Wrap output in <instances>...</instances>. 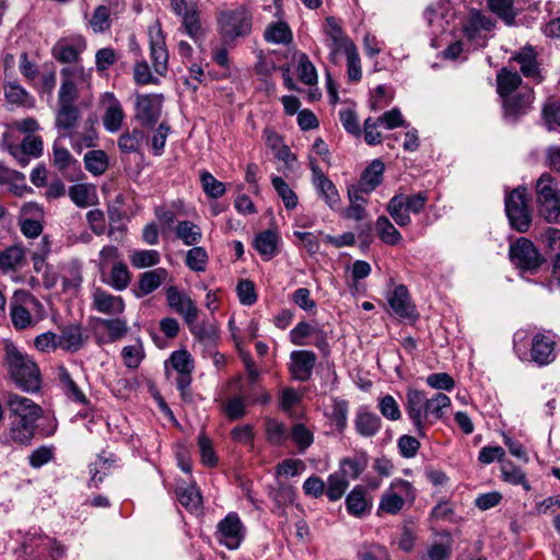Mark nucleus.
I'll list each match as a JSON object with an SVG mask.
<instances>
[{
	"instance_id": "1",
	"label": "nucleus",
	"mask_w": 560,
	"mask_h": 560,
	"mask_svg": "<svg viewBox=\"0 0 560 560\" xmlns=\"http://www.w3.org/2000/svg\"><path fill=\"white\" fill-rule=\"evenodd\" d=\"M450 406L451 398L443 393L429 397L424 390L410 388L406 394V412L419 436H424L425 430L441 420Z\"/></svg>"
},
{
	"instance_id": "2",
	"label": "nucleus",
	"mask_w": 560,
	"mask_h": 560,
	"mask_svg": "<svg viewBox=\"0 0 560 560\" xmlns=\"http://www.w3.org/2000/svg\"><path fill=\"white\" fill-rule=\"evenodd\" d=\"M5 364L15 384L27 393H35L40 389L42 377L35 361L16 347H5Z\"/></svg>"
},
{
	"instance_id": "3",
	"label": "nucleus",
	"mask_w": 560,
	"mask_h": 560,
	"mask_svg": "<svg viewBox=\"0 0 560 560\" xmlns=\"http://www.w3.org/2000/svg\"><path fill=\"white\" fill-rule=\"evenodd\" d=\"M218 32L226 44L248 36L253 27V16L245 5L223 9L219 12Z\"/></svg>"
},
{
	"instance_id": "4",
	"label": "nucleus",
	"mask_w": 560,
	"mask_h": 560,
	"mask_svg": "<svg viewBox=\"0 0 560 560\" xmlns=\"http://www.w3.org/2000/svg\"><path fill=\"white\" fill-rule=\"evenodd\" d=\"M538 211L549 223L557 222L560 217V190L555 178L544 173L536 183Z\"/></svg>"
},
{
	"instance_id": "5",
	"label": "nucleus",
	"mask_w": 560,
	"mask_h": 560,
	"mask_svg": "<svg viewBox=\"0 0 560 560\" xmlns=\"http://www.w3.org/2000/svg\"><path fill=\"white\" fill-rule=\"evenodd\" d=\"M60 77L58 101L75 102L81 91L90 89L92 69H85L81 65L67 66L61 69Z\"/></svg>"
},
{
	"instance_id": "6",
	"label": "nucleus",
	"mask_w": 560,
	"mask_h": 560,
	"mask_svg": "<svg viewBox=\"0 0 560 560\" xmlns=\"http://www.w3.org/2000/svg\"><path fill=\"white\" fill-rule=\"evenodd\" d=\"M323 32L326 36L325 45L329 50L328 59L332 63H338L341 55L349 52L357 47L351 38L345 33L341 23L334 16L325 19Z\"/></svg>"
},
{
	"instance_id": "7",
	"label": "nucleus",
	"mask_w": 560,
	"mask_h": 560,
	"mask_svg": "<svg viewBox=\"0 0 560 560\" xmlns=\"http://www.w3.org/2000/svg\"><path fill=\"white\" fill-rule=\"evenodd\" d=\"M415 499V489L408 480L395 479L389 487L382 493L378 513L395 515L398 514L406 501Z\"/></svg>"
},
{
	"instance_id": "8",
	"label": "nucleus",
	"mask_w": 560,
	"mask_h": 560,
	"mask_svg": "<svg viewBox=\"0 0 560 560\" xmlns=\"http://www.w3.org/2000/svg\"><path fill=\"white\" fill-rule=\"evenodd\" d=\"M505 212L510 224L518 232H526L532 222L525 188H516L505 197Z\"/></svg>"
},
{
	"instance_id": "9",
	"label": "nucleus",
	"mask_w": 560,
	"mask_h": 560,
	"mask_svg": "<svg viewBox=\"0 0 560 560\" xmlns=\"http://www.w3.org/2000/svg\"><path fill=\"white\" fill-rule=\"evenodd\" d=\"M246 536V527L235 512H230L221 520L214 533L215 540L230 550L240 548Z\"/></svg>"
},
{
	"instance_id": "10",
	"label": "nucleus",
	"mask_w": 560,
	"mask_h": 560,
	"mask_svg": "<svg viewBox=\"0 0 560 560\" xmlns=\"http://www.w3.org/2000/svg\"><path fill=\"white\" fill-rule=\"evenodd\" d=\"M509 254L512 264L522 271L534 272L544 262L542 256L533 242L525 237H520L512 243Z\"/></svg>"
},
{
	"instance_id": "11",
	"label": "nucleus",
	"mask_w": 560,
	"mask_h": 560,
	"mask_svg": "<svg viewBox=\"0 0 560 560\" xmlns=\"http://www.w3.org/2000/svg\"><path fill=\"white\" fill-rule=\"evenodd\" d=\"M38 305L37 300L27 292H16L10 304V316L16 329H25L34 325L31 312Z\"/></svg>"
},
{
	"instance_id": "12",
	"label": "nucleus",
	"mask_w": 560,
	"mask_h": 560,
	"mask_svg": "<svg viewBox=\"0 0 560 560\" xmlns=\"http://www.w3.org/2000/svg\"><path fill=\"white\" fill-rule=\"evenodd\" d=\"M163 96L161 94H141L136 97L135 118L145 127L154 126L162 114Z\"/></svg>"
},
{
	"instance_id": "13",
	"label": "nucleus",
	"mask_w": 560,
	"mask_h": 560,
	"mask_svg": "<svg viewBox=\"0 0 560 560\" xmlns=\"http://www.w3.org/2000/svg\"><path fill=\"white\" fill-rule=\"evenodd\" d=\"M150 56L154 71L163 75L167 71L168 51L165 45V37L159 22L149 26Z\"/></svg>"
},
{
	"instance_id": "14",
	"label": "nucleus",
	"mask_w": 560,
	"mask_h": 560,
	"mask_svg": "<svg viewBox=\"0 0 560 560\" xmlns=\"http://www.w3.org/2000/svg\"><path fill=\"white\" fill-rule=\"evenodd\" d=\"M387 302L393 313L410 322H416L419 314L416 306L412 304L409 291L406 285L399 284L388 294Z\"/></svg>"
},
{
	"instance_id": "15",
	"label": "nucleus",
	"mask_w": 560,
	"mask_h": 560,
	"mask_svg": "<svg viewBox=\"0 0 560 560\" xmlns=\"http://www.w3.org/2000/svg\"><path fill=\"white\" fill-rule=\"evenodd\" d=\"M7 405L12 419L37 421L43 413L39 405L27 397L14 393L8 395Z\"/></svg>"
},
{
	"instance_id": "16",
	"label": "nucleus",
	"mask_w": 560,
	"mask_h": 560,
	"mask_svg": "<svg viewBox=\"0 0 560 560\" xmlns=\"http://www.w3.org/2000/svg\"><path fill=\"white\" fill-rule=\"evenodd\" d=\"M311 171L312 183L319 194V197L324 199L330 209H337L340 206V196L335 184L326 177L319 166L313 161H311Z\"/></svg>"
},
{
	"instance_id": "17",
	"label": "nucleus",
	"mask_w": 560,
	"mask_h": 560,
	"mask_svg": "<svg viewBox=\"0 0 560 560\" xmlns=\"http://www.w3.org/2000/svg\"><path fill=\"white\" fill-rule=\"evenodd\" d=\"M85 48V39L77 35L70 38L59 39L52 48V55L60 62L78 65L77 62L80 59V55Z\"/></svg>"
},
{
	"instance_id": "18",
	"label": "nucleus",
	"mask_w": 560,
	"mask_h": 560,
	"mask_svg": "<svg viewBox=\"0 0 560 560\" xmlns=\"http://www.w3.org/2000/svg\"><path fill=\"white\" fill-rule=\"evenodd\" d=\"M92 307L98 313L119 316L125 312L126 304L121 296L114 295L102 288H94L91 294Z\"/></svg>"
},
{
	"instance_id": "19",
	"label": "nucleus",
	"mask_w": 560,
	"mask_h": 560,
	"mask_svg": "<svg viewBox=\"0 0 560 560\" xmlns=\"http://www.w3.org/2000/svg\"><path fill=\"white\" fill-rule=\"evenodd\" d=\"M166 300L168 306L177 314L182 315L188 325H191L196 320L198 308L192 300L188 295L179 292L176 287L167 288Z\"/></svg>"
},
{
	"instance_id": "20",
	"label": "nucleus",
	"mask_w": 560,
	"mask_h": 560,
	"mask_svg": "<svg viewBox=\"0 0 560 560\" xmlns=\"http://www.w3.org/2000/svg\"><path fill=\"white\" fill-rule=\"evenodd\" d=\"M102 104L105 107L103 125L108 132H117L124 122L125 113L120 102L113 93L106 92L102 95Z\"/></svg>"
},
{
	"instance_id": "21",
	"label": "nucleus",
	"mask_w": 560,
	"mask_h": 560,
	"mask_svg": "<svg viewBox=\"0 0 560 560\" xmlns=\"http://www.w3.org/2000/svg\"><path fill=\"white\" fill-rule=\"evenodd\" d=\"M290 372L293 378L305 382L311 378L316 364V354L310 350H296L290 354Z\"/></svg>"
},
{
	"instance_id": "22",
	"label": "nucleus",
	"mask_w": 560,
	"mask_h": 560,
	"mask_svg": "<svg viewBox=\"0 0 560 560\" xmlns=\"http://www.w3.org/2000/svg\"><path fill=\"white\" fill-rule=\"evenodd\" d=\"M555 347L551 336L536 334L532 338L530 360L540 366L551 363L556 359Z\"/></svg>"
},
{
	"instance_id": "23",
	"label": "nucleus",
	"mask_w": 560,
	"mask_h": 560,
	"mask_svg": "<svg viewBox=\"0 0 560 560\" xmlns=\"http://www.w3.org/2000/svg\"><path fill=\"white\" fill-rule=\"evenodd\" d=\"M493 22L490 18L486 16L477 10L469 12L468 19L464 24L465 36L477 45H485V37L481 36L482 31H491Z\"/></svg>"
},
{
	"instance_id": "24",
	"label": "nucleus",
	"mask_w": 560,
	"mask_h": 560,
	"mask_svg": "<svg viewBox=\"0 0 560 560\" xmlns=\"http://www.w3.org/2000/svg\"><path fill=\"white\" fill-rule=\"evenodd\" d=\"M168 272L164 268L145 271L140 275L135 295L142 298L155 291L167 278Z\"/></svg>"
},
{
	"instance_id": "25",
	"label": "nucleus",
	"mask_w": 560,
	"mask_h": 560,
	"mask_svg": "<svg viewBox=\"0 0 560 560\" xmlns=\"http://www.w3.org/2000/svg\"><path fill=\"white\" fill-rule=\"evenodd\" d=\"M35 423L36 421L11 418L8 441L20 445H28L35 434Z\"/></svg>"
},
{
	"instance_id": "26",
	"label": "nucleus",
	"mask_w": 560,
	"mask_h": 560,
	"mask_svg": "<svg viewBox=\"0 0 560 560\" xmlns=\"http://www.w3.org/2000/svg\"><path fill=\"white\" fill-rule=\"evenodd\" d=\"M513 60L520 65L521 71L526 78H532L537 81L542 79L537 62V56L533 47H524L513 56Z\"/></svg>"
},
{
	"instance_id": "27",
	"label": "nucleus",
	"mask_w": 560,
	"mask_h": 560,
	"mask_svg": "<svg viewBox=\"0 0 560 560\" xmlns=\"http://www.w3.org/2000/svg\"><path fill=\"white\" fill-rule=\"evenodd\" d=\"M25 253L20 246H10L0 252V271L14 273L25 265Z\"/></svg>"
},
{
	"instance_id": "28",
	"label": "nucleus",
	"mask_w": 560,
	"mask_h": 560,
	"mask_svg": "<svg viewBox=\"0 0 560 560\" xmlns=\"http://www.w3.org/2000/svg\"><path fill=\"white\" fill-rule=\"evenodd\" d=\"M59 109L56 117V126L59 129L66 131L62 133L63 137L68 136V132L72 130L79 121L80 114L74 102L58 101Z\"/></svg>"
},
{
	"instance_id": "29",
	"label": "nucleus",
	"mask_w": 560,
	"mask_h": 560,
	"mask_svg": "<svg viewBox=\"0 0 560 560\" xmlns=\"http://www.w3.org/2000/svg\"><path fill=\"white\" fill-rule=\"evenodd\" d=\"M354 425L357 432L365 438L374 436L381 429V418L361 408L355 416Z\"/></svg>"
},
{
	"instance_id": "30",
	"label": "nucleus",
	"mask_w": 560,
	"mask_h": 560,
	"mask_svg": "<svg viewBox=\"0 0 560 560\" xmlns=\"http://www.w3.org/2000/svg\"><path fill=\"white\" fill-rule=\"evenodd\" d=\"M59 348L70 352L79 351L84 343L82 328L79 325H69L58 335Z\"/></svg>"
},
{
	"instance_id": "31",
	"label": "nucleus",
	"mask_w": 560,
	"mask_h": 560,
	"mask_svg": "<svg viewBox=\"0 0 560 560\" xmlns=\"http://www.w3.org/2000/svg\"><path fill=\"white\" fill-rule=\"evenodd\" d=\"M385 165L381 160H374L362 173L360 178L361 191H373L383 179Z\"/></svg>"
},
{
	"instance_id": "32",
	"label": "nucleus",
	"mask_w": 560,
	"mask_h": 560,
	"mask_svg": "<svg viewBox=\"0 0 560 560\" xmlns=\"http://www.w3.org/2000/svg\"><path fill=\"white\" fill-rule=\"evenodd\" d=\"M279 236L275 231L266 230L256 235L254 246L264 259L269 260L277 255Z\"/></svg>"
},
{
	"instance_id": "33",
	"label": "nucleus",
	"mask_w": 560,
	"mask_h": 560,
	"mask_svg": "<svg viewBox=\"0 0 560 560\" xmlns=\"http://www.w3.org/2000/svg\"><path fill=\"white\" fill-rule=\"evenodd\" d=\"M441 540L433 542L427 551L429 560H448L453 551V538L448 530L435 533Z\"/></svg>"
},
{
	"instance_id": "34",
	"label": "nucleus",
	"mask_w": 560,
	"mask_h": 560,
	"mask_svg": "<svg viewBox=\"0 0 560 560\" xmlns=\"http://www.w3.org/2000/svg\"><path fill=\"white\" fill-rule=\"evenodd\" d=\"M97 328H103L107 332V340L110 342L124 338L128 332V322L122 317L97 318Z\"/></svg>"
},
{
	"instance_id": "35",
	"label": "nucleus",
	"mask_w": 560,
	"mask_h": 560,
	"mask_svg": "<svg viewBox=\"0 0 560 560\" xmlns=\"http://www.w3.org/2000/svg\"><path fill=\"white\" fill-rule=\"evenodd\" d=\"M346 506L349 514L360 517L371 509L366 500L365 490L361 487H354L346 498Z\"/></svg>"
},
{
	"instance_id": "36",
	"label": "nucleus",
	"mask_w": 560,
	"mask_h": 560,
	"mask_svg": "<svg viewBox=\"0 0 560 560\" xmlns=\"http://www.w3.org/2000/svg\"><path fill=\"white\" fill-rule=\"evenodd\" d=\"M501 476L503 481L513 486H522L525 491H529L532 489L530 483L526 478V474L510 460L502 462Z\"/></svg>"
},
{
	"instance_id": "37",
	"label": "nucleus",
	"mask_w": 560,
	"mask_h": 560,
	"mask_svg": "<svg viewBox=\"0 0 560 560\" xmlns=\"http://www.w3.org/2000/svg\"><path fill=\"white\" fill-rule=\"evenodd\" d=\"M264 37L268 43L287 45L291 43L293 36L289 25L280 21L269 24L265 30Z\"/></svg>"
},
{
	"instance_id": "38",
	"label": "nucleus",
	"mask_w": 560,
	"mask_h": 560,
	"mask_svg": "<svg viewBox=\"0 0 560 560\" xmlns=\"http://www.w3.org/2000/svg\"><path fill=\"white\" fill-rule=\"evenodd\" d=\"M69 197L75 206L86 208L96 199L95 188L89 184H75L69 188Z\"/></svg>"
},
{
	"instance_id": "39",
	"label": "nucleus",
	"mask_w": 560,
	"mask_h": 560,
	"mask_svg": "<svg viewBox=\"0 0 560 560\" xmlns=\"http://www.w3.org/2000/svg\"><path fill=\"white\" fill-rule=\"evenodd\" d=\"M58 380L62 385L65 394L75 402L86 404L88 399L83 392L79 388L72 380L70 373L65 366H59L57 371Z\"/></svg>"
},
{
	"instance_id": "40",
	"label": "nucleus",
	"mask_w": 560,
	"mask_h": 560,
	"mask_svg": "<svg viewBox=\"0 0 560 560\" xmlns=\"http://www.w3.org/2000/svg\"><path fill=\"white\" fill-rule=\"evenodd\" d=\"M522 83V78L515 71L505 68L501 69L497 74L498 93L502 97H508Z\"/></svg>"
},
{
	"instance_id": "41",
	"label": "nucleus",
	"mask_w": 560,
	"mask_h": 560,
	"mask_svg": "<svg viewBox=\"0 0 560 560\" xmlns=\"http://www.w3.org/2000/svg\"><path fill=\"white\" fill-rule=\"evenodd\" d=\"M176 494L179 503L190 512H199L201 509V494L195 485L178 487Z\"/></svg>"
},
{
	"instance_id": "42",
	"label": "nucleus",
	"mask_w": 560,
	"mask_h": 560,
	"mask_svg": "<svg viewBox=\"0 0 560 560\" xmlns=\"http://www.w3.org/2000/svg\"><path fill=\"white\" fill-rule=\"evenodd\" d=\"M375 229L381 241L387 245H397L402 238L400 232L385 215H381L377 218Z\"/></svg>"
},
{
	"instance_id": "43",
	"label": "nucleus",
	"mask_w": 560,
	"mask_h": 560,
	"mask_svg": "<svg viewBox=\"0 0 560 560\" xmlns=\"http://www.w3.org/2000/svg\"><path fill=\"white\" fill-rule=\"evenodd\" d=\"M176 236L186 245L191 246L200 242L201 229L191 221H180L175 229Z\"/></svg>"
},
{
	"instance_id": "44",
	"label": "nucleus",
	"mask_w": 560,
	"mask_h": 560,
	"mask_svg": "<svg viewBox=\"0 0 560 560\" xmlns=\"http://www.w3.org/2000/svg\"><path fill=\"white\" fill-rule=\"evenodd\" d=\"M83 160L85 168L95 176L104 174L108 167V158L103 150L89 151Z\"/></svg>"
},
{
	"instance_id": "45",
	"label": "nucleus",
	"mask_w": 560,
	"mask_h": 560,
	"mask_svg": "<svg viewBox=\"0 0 560 560\" xmlns=\"http://www.w3.org/2000/svg\"><path fill=\"white\" fill-rule=\"evenodd\" d=\"M131 280L128 267L122 261H116L109 272L107 283L116 291H124L127 289Z\"/></svg>"
},
{
	"instance_id": "46",
	"label": "nucleus",
	"mask_w": 560,
	"mask_h": 560,
	"mask_svg": "<svg viewBox=\"0 0 560 560\" xmlns=\"http://www.w3.org/2000/svg\"><path fill=\"white\" fill-rule=\"evenodd\" d=\"M387 212L399 226H407L411 218L404 205L402 194L394 196L387 203Z\"/></svg>"
},
{
	"instance_id": "47",
	"label": "nucleus",
	"mask_w": 560,
	"mask_h": 560,
	"mask_svg": "<svg viewBox=\"0 0 560 560\" xmlns=\"http://www.w3.org/2000/svg\"><path fill=\"white\" fill-rule=\"evenodd\" d=\"M144 139V132L140 129L127 130L120 135L117 144L122 153H136L141 147V142Z\"/></svg>"
},
{
	"instance_id": "48",
	"label": "nucleus",
	"mask_w": 560,
	"mask_h": 560,
	"mask_svg": "<svg viewBox=\"0 0 560 560\" xmlns=\"http://www.w3.org/2000/svg\"><path fill=\"white\" fill-rule=\"evenodd\" d=\"M289 438L298 446L300 453H304L314 442L313 432L303 423L293 424Z\"/></svg>"
},
{
	"instance_id": "49",
	"label": "nucleus",
	"mask_w": 560,
	"mask_h": 560,
	"mask_svg": "<svg viewBox=\"0 0 560 560\" xmlns=\"http://www.w3.org/2000/svg\"><path fill=\"white\" fill-rule=\"evenodd\" d=\"M267 441L276 446L282 445L289 438V433L282 422L276 419H267L265 422Z\"/></svg>"
},
{
	"instance_id": "50",
	"label": "nucleus",
	"mask_w": 560,
	"mask_h": 560,
	"mask_svg": "<svg viewBox=\"0 0 560 560\" xmlns=\"http://www.w3.org/2000/svg\"><path fill=\"white\" fill-rule=\"evenodd\" d=\"M129 258L135 268L142 269L158 265L160 262V253L154 249H139L133 250Z\"/></svg>"
},
{
	"instance_id": "51",
	"label": "nucleus",
	"mask_w": 560,
	"mask_h": 560,
	"mask_svg": "<svg viewBox=\"0 0 560 560\" xmlns=\"http://www.w3.org/2000/svg\"><path fill=\"white\" fill-rule=\"evenodd\" d=\"M200 182L205 194L210 198L217 199L225 194V185L206 170L200 172Z\"/></svg>"
},
{
	"instance_id": "52",
	"label": "nucleus",
	"mask_w": 560,
	"mask_h": 560,
	"mask_svg": "<svg viewBox=\"0 0 560 560\" xmlns=\"http://www.w3.org/2000/svg\"><path fill=\"white\" fill-rule=\"evenodd\" d=\"M349 486V480H347L342 474L338 471L329 475L327 479V490L326 494L330 501H337L341 499L345 491Z\"/></svg>"
},
{
	"instance_id": "53",
	"label": "nucleus",
	"mask_w": 560,
	"mask_h": 560,
	"mask_svg": "<svg viewBox=\"0 0 560 560\" xmlns=\"http://www.w3.org/2000/svg\"><path fill=\"white\" fill-rule=\"evenodd\" d=\"M191 334L200 341L206 345L214 343L218 338V329L213 323L202 322L200 324H195V322L189 325Z\"/></svg>"
},
{
	"instance_id": "54",
	"label": "nucleus",
	"mask_w": 560,
	"mask_h": 560,
	"mask_svg": "<svg viewBox=\"0 0 560 560\" xmlns=\"http://www.w3.org/2000/svg\"><path fill=\"white\" fill-rule=\"evenodd\" d=\"M348 402L343 399L334 398L328 411V417L339 430H343L348 419Z\"/></svg>"
},
{
	"instance_id": "55",
	"label": "nucleus",
	"mask_w": 560,
	"mask_h": 560,
	"mask_svg": "<svg viewBox=\"0 0 560 560\" xmlns=\"http://www.w3.org/2000/svg\"><path fill=\"white\" fill-rule=\"evenodd\" d=\"M366 467V462L363 458L359 457H348L340 462L339 466V474H342V476L348 479H355L358 478L363 470Z\"/></svg>"
},
{
	"instance_id": "56",
	"label": "nucleus",
	"mask_w": 560,
	"mask_h": 560,
	"mask_svg": "<svg viewBox=\"0 0 560 560\" xmlns=\"http://www.w3.org/2000/svg\"><path fill=\"white\" fill-rule=\"evenodd\" d=\"M272 186L279 197L282 199L287 209H294L298 206V196L285 183V180L279 176L272 177Z\"/></svg>"
},
{
	"instance_id": "57",
	"label": "nucleus",
	"mask_w": 560,
	"mask_h": 560,
	"mask_svg": "<svg viewBox=\"0 0 560 560\" xmlns=\"http://www.w3.org/2000/svg\"><path fill=\"white\" fill-rule=\"evenodd\" d=\"M360 560H390L386 547L376 542H365L358 552Z\"/></svg>"
},
{
	"instance_id": "58",
	"label": "nucleus",
	"mask_w": 560,
	"mask_h": 560,
	"mask_svg": "<svg viewBox=\"0 0 560 560\" xmlns=\"http://www.w3.org/2000/svg\"><path fill=\"white\" fill-rule=\"evenodd\" d=\"M298 75L299 79L307 85H313L317 83V71L313 62L310 60L307 55L301 54L299 56V65H298Z\"/></svg>"
},
{
	"instance_id": "59",
	"label": "nucleus",
	"mask_w": 560,
	"mask_h": 560,
	"mask_svg": "<svg viewBox=\"0 0 560 560\" xmlns=\"http://www.w3.org/2000/svg\"><path fill=\"white\" fill-rule=\"evenodd\" d=\"M170 363L177 373H192L194 359L187 350H176L170 357Z\"/></svg>"
},
{
	"instance_id": "60",
	"label": "nucleus",
	"mask_w": 560,
	"mask_h": 560,
	"mask_svg": "<svg viewBox=\"0 0 560 560\" xmlns=\"http://www.w3.org/2000/svg\"><path fill=\"white\" fill-rule=\"evenodd\" d=\"M52 163L60 172H65L75 164L77 160L71 155L68 149L55 141L52 145Z\"/></svg>"
},
{
	"instance_id": "61",
	"label": "nucleus",
	"mask_w": 560,
	"mask_h": 560,
	"mask_svg": "<svg viewBox=\"0 0 560 560\" xmlns=\"http://www.w3.org/2000/svg\"><path fill=\"white\" fill-rule=\"evenodd\" d=\"M208 254L203 247L195 246L187 252L186 265L196 272L206 270Z\"/></svg>"
},
{
	"instance_id": "62",
	"label": "nucleus",
	"mask_w": 560,
	"mask_h": 560,
	"mask_svg": "<svg viewBox=\"0 0 560 560\" xmlns=\"http://www.w3.org/2000/svg\"><path fill=\"white\" fill-rule=\"evenodd\" d=\"M121 357L128 369H137L144 358L143 347L140 342L126 346L121 350Z\"/></svg>"
},
{
	"instance_id": "63",
	"label": "nucleus",
	"mask_w": 560,
	"mask_h": 560,
	"mask_svg": "<svg viewBox=\"0 0 560 560\" xmlns=\"http://www.w3.org/2000/svg\"><path fill=\"white\" fill-rule=\"evenodd\" d=\"M394 98V92L386 85H378L375 88L371 96V108L373 110H381L388 106Z\"/></svg>"
},
{
	"instance_id": "64",
	"label": "nucleus",
	"mask_w": 560,
	"mask_h": 560,
	"mask_svg": "<svg viewBox=\"0 0 560 560\" xmlns=\"http://www.w3.org/2000/svg\"><path fill=\"white\" fill-rule=\"evenodd\" d=\"M247 398L241 395L234 396L226 400L224 405V413L231 420L242 418L246 412Z\"/></svg>"
}]
</instances>
